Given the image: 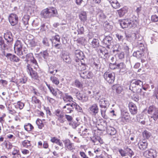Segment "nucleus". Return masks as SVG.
Returning a JSON list of instances; mask_svg holds the SVG:
<instances>
[{"label":"nucleus","mask_w":158,"mask_h":158,"mask_svg":"<svg viewBox=\"0 0 158 158\" xmlns=\"http://www.w3.org/2000/svg\"><path fill=\"white\" fill-rule=\"evenodd\" d=\"M138 144L139 148L140 150H144L147 148L148 146V143L147 141L143 139V140H140Z\"/></svg>","instance_id":"nucleus-19"},{"label":"nucleus","mask_w":158,"mask_h":158,"mask_svg":"<svg viewBox=\"0 0 158 158\" xmlns=\"http://www.w3.org/2000/svg\"><path fill=\"white\" fill-rule=\"evenodd\" d=\"M54 114L58 121L60 123L64 122L63 118L64 117V114L63 111H62L59 109H57L55 111Z\"/></svg>","instance_id":"nucleus-13"},{"label":"nucleus","mask_w":158,"mask_h":158,"mask_svg":"<svg viewBox=\"0 0 158 158\" xmlns=\"http://www.w3.org/2000/svg\"><path fill=\"white\" fill-rule=\"evenodd\" d=\"M23 44L21 41L17 40L14 45V48L16 50L17 54L19 56H21L23 55L22 51Z\"/></svg>","instance_id":"nucleus-10"},{"label":"nucleus","mask_w":158,"mask_h":158,"mask_svg":"<svg viewBox=\"0 0 158 158\" xmlns=\"http://www.w3.org/2000/svg\"><path fill=\"white\" fill-rule=\"evenodd\" d=\"M4 37L7 42L10 43L13 41V37L10 32H8L4 34Z\"/></svg>","instance_id":"nucleus-22"},{"label":"nucleus","mask_w":158,"mask_h":158,"mask_svg":"<svg viewBox=\"0 0 158 158\" xmlns=\"http://www.w3.org/2000/svg\"><path fill=\"white\" fill-rule=\"evenodd\" d=\"M50 80L53 84L56 85H58L59 84V80L58 78L54 76H51L50 77Z\"/></svg>","instance_id":"nucleus-40"},{"label":"nucleus","mask_w":158,"mask_h":158,"mask_svg":"<svg viewBox=\"0 0 158 158\" xmlns=\"http://www.w3.org/2000/svg\"><path fill=\"white\" fill-rule=\"evenodd\" d=\"M8 19L11 25L12 26H14L18 24L19 18L16 14L11 13L8 17Z\"/></svg>","instance_id":"nucleus-9"},{"label":"nucleus","mask_w":158,"mask_h":158,"mask_svg":"<svg viewBox=\"0 0 158 158\" xmlns=\"http://www.w3.org/2000/svg\"><path fill=\"white\" fill-rule=\"evenodd\" d=\"M26 7L28 11H32L34 10V9L35 8L36 6L35 5V0H31L28 2L26 5Z\"/></svg>","instance_id":"nucleus-16"},{"label":"nucleus","mask_w":158,"mask_h":158,"mask_svg":"<svg viewBox=\"0 0 158 158\" xmlns=\"http://www.w3.org/2000/svg\"><path fill=\"white\" fill-rule=\"evenodd\" d=\"M76 96L77 99L83 102H85L88 100V97L85 93L77 92Z\"/></svg>","instance_id":"nucleus-14"},{"label":"nucleus","mask_w":158,"mask_h":158,"mask_svg":"<svg viewBox=\"0 0 158 158\" xmlns=\"http://www.w3.org/2000/svg\"><path fill=\"white\" fill-rule=\"evenodd\" d=\"M62 98L63 100L66 102H73V97L69 95L68 93L64 94Z\"/></svg>","instance_id":"nucleus-29"},{"label":"nucleus","mask_w":158,"mask_h":158,"mask_svg":"<svg viewBox=\"0 0 158 158\" xmlns=\"http://www.w3.org/2000/svg\"><path fill=\"white\" fill-rule=\"evenodd\" d=\"M33 66V65L32 64H30L28 63L27 64V71L28 73H30V72H31V71L33 70L31 67V66Z\"/></svg>","instance_id":"nucleus-60"},{"label":"nucleus","mask_w":158,"mask_h":158,"mask_svg":"<svg viewBox=\"0 0 158 158\" xmlns=\"http://www.w3.org/2000/svg\"><path fill=\"white\" fill-rule=\"evenodd\" d=\"M75 59L76 62H79L83 60L84 55L82 52L80 50H76L74 52Z\"/></svg>","instance_id":"nucleus-12"},{"label":"nucleus","mask_w":158,"mask_h":158,"mask_svg":"<svg viewBox=\"0 0 158 158\" xmlns=\"http://www.w3.org/2000/svg\"><path fill=\"white\" fill-rule=\"evenodd\" d=\"M139 20L138 18L133 15L129 19H124L120 22V25L123 28L135 27L139 24Z\"/></svg>","instance_id":"nucleus-1"},{"label":"nucleus","mask_w":158,"mask_h":158,"mask_svg":"<svg viewBox=\"0 0 158 158\" xmlns=\"http://www.w3.org/2000/svg\"><path fill=\"white\" fill-rule=\"evenodd\" d=\"M47 86L52 95L55 96L56 97L57 96V93L54 89L52 86H50L49 85L47 84Z\"/></svg>","instance_id":"nucleus-45"},{"label":"nucleus","mask_w":158,"mask_h":158,"mask_svg":"<svg viewBox=\"0 0 158 158\" xmlns=\"http://www.w3.org/2000/svg\"><path fill=\"white\" fill-rule=\"evenodd\" d=\"M126 67V65L123 62H121L117 64V68L119 69L120 71L124 69Z\"/></svg>","instance_id":"nucleus-46"},{"label":"nucleus","mask_w":158,"mask_h":158,"mask_svg":"<svg viewBox=\"0 0 158 158\" xmlns=\"http://www.w3.org/2000/svg\"><path fill=\"white\" fill-rule=\"evenodd\" d=\"M129 111L132 115L135 114L137 112V108L136 105L133 102H130L128 104Z\"/></svg>","instance_id":"nucleus-17"},{"label":"nucleus","mask_w":158,"mask_h":158,"mask_svg":"<svg viewBox=\"0 0 158 158\" xmlns=\"http://www.w3.org/2000/svg\"><path fill=\"white\" fill-rule=\"evenodd\" d=\"M12 154L13 156H15L16 155H20L21 156V155L20 154V151L18 148H14L12 152Z\"/></svg>","instance_id":"nucleus-49"},{"label":"nucleus","mask_w":158,"mask_h":158,"mask_svg":"<svg viewBox=\"0 0 158 158\" xmlns=\"http://www.w3.org/2000/svg\"><path fill=\"white\" fill-rule=\"evenodd\" d=\"M36 124L38 126V128L40 129H42L44 127V125L42 121L39 118H37L36 121Z\"/></svg>","instance_id":"nucleus-36"},{"label":"nucleus","mask_w":158,"mask_h":158,"mask_svg":"<svg viewBox=\"0 0 158 158\" xmlns=\"http://www.w3.org/2000/svg\"><path fill=\"white\" fill-rule=\"evenodd\" d=\"M151 21L153 22H157L158 21V16L156 15H153L151 18Z\"/></svg>","instance_id":"nucleus-57"},{"label":"nucleus","mask_w":158,"mask_h":158,"mask_svg":"<svg viewBox=\"0 0 158 158\" xmlns=\"http://www.w3.org/2000/svg\"><path fill=\"white\" fill-rule=\"evenodd\" d=\"M125 150L126 152V156L127 155L130 158H131L134 155V152L131 148L127 147L125 149Z\"/></svg>","instance_id":"nucleus-38"},{"label":"nucleus","mask_w":158,"mask_h":158,"mask_svg":"<svg viewBox=\"0 0 158 158\" xmlns=\"http://www.w3.org/2000/svg\"><path fill=\"white\" fill-rule=\"evenodd\" d=\"M157 153L155 150L151 148L145 151L143 155L148 158H155L157 156Z\"/></svg>","instance_id":"nucleus-8"},{"label":"nucleus","mask_w":158,"mask_h":158,"mask_svg":"<svg viewBox=\"0 0 158 158\" xmlns=\"http://www.w3.org/2000/svg\"><path fill=\"white\" fill-rule=\"evenodd\" d=\"M65 148L69 150H72L74 149V147L73 143L68 139H66L64 141Z\"/></svg>","instance_id":"nucleus-18"},{"label":"nucleus","mask_w":158,"mask_h":158,"mask_svg":"<svg viewBox=\"0 0 158 158\" xmlns=\"http://www.w3.org/2000/svg\"><path fill=\"white\" fill-rule=\"evenodd\" d=\"M79 18L81 22H85L87 19V13L85 11L81 12L79 15Z\"/></svg>","instance_id":"nucleus-25"},{"label":"nucleus","mask_w":158,"mask_h":158,"mask_svg":"<svg viewBox=\"0 0 158 158\" xmlns=\"http://www.w3.org/2000/svg\"><path fill=\"white\" fill-rule=\"evenodd\" d=\"M30 16L27 15H24L22 18V21L25 25L28 24Z\"/></svg>","instance_id":"nucleus-43"},{"label":"nucleus","mask_w":158,"mask_h":158,"mask_svg":"<svg viewBox=\"0 0 158 158\" xmlns=\"http://www.w3.org/2000/svg\"><path fill=\"white\" fill-rule=\"evenodd\" d=\"M121 122L125 123L129 121L130 119L129 113L127 112L123 111L121 112V116L120 118Z\"/></svg>","instance_id":"nucleus-15"},{"label":"nucleus","mask_w":158,"mask_h":158,"mask_svg":"<svg viewBox=\"0 0 158 158\" xmlns=\"http://www.w3.org/2000/svg\"><path fill=\"white\" fill-rule=\"evenodd\" d=\"M33 54L32 53H29L27 54L26 55V61L27 62L30 61L31 59H33Z\"/></svg>","instance_id":"nucleus-51"},{"label":"nucleus","mask_w":158,"mask_h":158,"mask_svg":"<svg viewBox=\"0 0 158 158\" xmlns=\"http://www.w3.org/2000/svg\"><path fill=\"white\" fill-rule=\"evenodd\" d=\"M142 134L143 139L145 140V139H148L152 136L151 133L146 130L143 131Z\"/></svg>","instance_id":"nucleus-32"},{"label":"nucleus","mask_w":158,"mask_h":158,"mask_svg":"<svg viewBox=\"0 0 158 158\" xmlns=\"http://www.w3.org/2000/svg\"><path fill=\"white\" fill-rule=\"evenodd\" d=\"M109 68L111 70L117 69V64H116V63H110L109 65Z\"/></svg>","instance_id":"nucleus-56"},{"label":"nucleus","mask_w":158,"mask_h":158,"mask_svg":"<svg viewBox=\"0 0 158 158\" xmlns=\"http://www.w3.org/2000/svg\"><path fill=\"white\" fill-rule=\"evenodd\" d=\"M110 3L111 4L113 8L115 9H117L120 7L119 3L117 0H108Z\"/></svg>","instance_id":"nucleus-24"},{"label":"nucleus","mask_w":158,"mask_h":158,"mask_svg":"<svg viewBox=\"0 0 158 158\" xmlns=\"http://www.w3.org/2000/svg\"><path fill=\"white\" fill-rule=\"evenodd\" d=\"M141 51H137L134 52L133 55V56L136 57L137 58H141L143 55V52Z\"/></svg>","instance_id":"nucleus-37"},{"label":"nucleus","mask_w":158,"mask_h":158,"mask_svg":"<svg viewBox=\"0 0 158 158\" xmlns=\"http://www.w3.org/2000/svg\"><path fill=\"white\" fill-rule=\"evenodd\" d=\"M24 128L26 131L29 132L32 131L34 129V127L31 123H27L25 124Z\"/></svg>","instance_id":"nucleus-34"},{"label":"nucleus","mask_w":158,"mask_h":158,"mask_svg":"<svg viewBox=\"0 0 158 158\" xmlns=\"http://www.w3.org/2000/svg\"><path fill=\"white\" fill-rule=\"evenodd\" d=\"M153 96V97H156V99H158V87L155 88Z\"/></svg>","instance_id":"nucleus-62"},{"label":"nucleus","mask_w":158,"mask_h":158,"mask_svg":"<svg viewBox=\"0 0 158 158\" xmlns=\"http://www.w3.org/2000/svg\"><path fill=\"white\" fill-rule=\"evenodd\" d=\"M6 47V44L4 43V40L2 38L0 37V47L4 49Z\"/></svg>","instance_id":"nucleus-52"},{"label":"nucleus","mask_w":158,"mask_h":158,"mask_svg":"<svg viewBox=\"0 0 158 158\" xmlns=\"http://www.w3.org/2000/svg\"><path fill=\"white\" fill-rule=\"evenodd\" d=\"M78 34L81 35L84 34V28L83 27H81L78 30Z\"/></svg>","instance_id":"nucleus-64"},{"label":"nucleus","mask_w":158,"mask_h":158,"mask_svg":"<svg viewBox=\"0 0 158 158\" xmlns=\"http://www.w3.org/2000/svg\"><path fill=\"white\" fill-rule=\"evenodd\" d=\"M58 14L56 9L53 7H49L43 9L41 12L40 15L45 19L56 16Z\"/></svg>","instance_id":"nucleus-2"},{"label":"nucleus","mask_w":158,"mask_h":158,"mask_svg":"<svg viewBox=\"0 0 158 158\" xmlns=\"http://www.w3.org/2000/svg\"><path fill=\"white\" fill-rule=\"evenodd\" d=\"M91 46L94 48H97L99 46V41L97 39H94L91 42Z\"/></svg>","instance_id":"nucleus-39"},{"label":"nucleus","mask_w":158,"mask_h":158,"mask_svg":"<svg viewBox=\"0 0 158 158\" xmlns=\"http://www.w3.org/2000/svg\"><path fill=\"white\" fill-rule=\"evenodd\" d=\"M22 145L23 148H29L31 147V141L28 140H25L22 142Z\"/></svg>","instance_id":"nucleus-31"},{"label":"nucleus","mask_w":158,"mask_h":158,"mask_svg":"<svg viewBox=\"0 0 158 158\" xmlns=\"http://www.w3.org/2000/svg\"><path fill=\"white\" fill-rule=\"evenodd\" d=\"M27 77L24 76L20 79V82L21 84H25L27 82Z\"/></svg>","instance_id":"nucleus-63"},{"label":"nucleus","mask_w":158,"mask_h":158,"mask_svg":"<svg viewBox=\"0 0 158 158\" xmlns=\"http://www.w3.org/2000/svg\"><path fill=\"white\" fill-rule=\"evenodd\" d=\"M74 84L77 87L79 88H82L83 86L82 84L77 80L75 81Z\"/></svg>","instance_id":"nucleus-54"},{"label":"nucleus","mask_w":158,"mask_h":158,"mask_svg":"<svg viewBox=\"0 0 158 158\" xmlns=\"http://www.w3.org/2000/svg\"><path fill=\"white\" fill-rule=\"evenodd\" d=\"M107 50L106 48L104 47L102 48L99 49V53L101 56H102L101 54H102V55H104L105 52H107Z\"/></svg>","instance_id":"nucleus-61"},{"label":"nucleus","mask_w":158,"mask_h":158,"mask_svg":"<svg viewBox=\"0 0 158 158\" xmlns=\"http://www.w3.org/2000/svg\"><path fill=\"white\" fill-rule=\"evenodd\" d=\"M63 59L66 62L70 63L71 62V60L69 55H64L63 56Z\"/></svg>","instance_id":"nucleus-47"},{"label":"nucleus","mask_w":158,"mask_h":158,"mask_svg":"<svg viewBox=\"0 0 158 158\" xmlns=\"http://www.w3.org/2000/svg\"><path fill=\"white\" fill-rule=\"evenodd\" d=\"M30 61H31V63H32L34 65V66H33L34 69H37L39 67V66L35 58L33 57V59H31Z\"/></svg>","instance_id":"nucleus-48"},{"label":"nucleus","mask_w":158,"mask_h":158,"mask_svg":"<svg viewBox=\"0 0 158 158\" xmlns=\"http://www.w3.org/2000/svg\"><path fill=\"white\" fill-rule=\"evenodd\" d=\"M99 107L98 104L94 103L89 107V111L90 114L95 116L99 112Z\"/></svg>","instance_id":"nucleus-11"},{"label":"nucleus","mask_w":158,"mask_h":158,"mask_svg":"<svg viewBox=\"0 0 158 158\" xmlns=\"http://www.w3.org/2000/svg\"><path fill=\"white\" fill-rule=\"evenodd\" d=\"M143 84V82L139 80H132L130 83L129 89L133 93H138L141 90L139 88Z\"/></svg>","instance_id":"nucleus-3"},{"label":"nucleus","mask_w":158,"mask_h":158,"mask_svg":"<svg viewBox=\"0 0 158 158\" xmlns=\"http://www.w3.org/2000/svg\"><path fill=\"white\" fill-rule=\"evenodd\" d=\"M103 77L105 80L109 84L113 83L115 80V76L110 71L106 72L103 75Z\"/></svg>","instance_id":"nucleus-7"},{"label":"nucleus","mask_w":158,"mask_h":158,"mask_svg":"<svg viewBox=\"0 0 158 158\" xmlns=\"http://www.w3.org/2000/svg\"><path fill=\"white\" fill-rule=\"evenodd\" d=\"M94 152L96 154V155L98 154H99L101 152L100 148L96 146L94 148Z\"/></svg>","instance_id":"nucleus-59"},{"label":"nucleus","mask_w":158,"mask_h":158,"mask_svg":"<svg viewBox=\"0 0 158 158\" xmlns=\"http://www.w3.org/2000/svg\"><path fill=\"white\" fill-rule=\"evenodd\" d=\"M107 132L108 134L111 135H115L116 133L115 129L112 127H109L107 128Z\"/></svg>","instance_id":"nucleus-35"},{"label":"nucleus","mask_w":158,"mask_h":158,"mask_svg":"<svg viewBox=\"0 0 158 158\" xmlns=\"http://www.w3.org/2000/svg\"><path fill=\"white\" fill-rule=\"evenodd\" d=\"M40 54H41L42 56L45 59H47L49 56V54L47 50L43 51V52H41Z\"/></svg>","instance_id":"nucleus-50"},{"label":"nucleus","mask_w":158,"mask_h":158,"mask_svg":"<svg viewBox=\"0 0 158 158\" xmlns=\"http://www.w3.org/2000/svg\"><path fill=\"white\" fill-rule=\"evenodd\" d=\"M81 77L84 79H90L93 77V74L92 72L86 71L81 72L80 73Z\"/></svg>","instance_id":"nucleus-20"},{"label":"nucleus","mask_w":158,"mask_h":158,"mask_svg":"<svg viewBox=\"0 0 158 158\" xmlns=\"http://www.w3.org/2000/svg\"><path fill=\"white\" fill-rule=\"evenodd\" d=\"M52 45L56 49H59L62 47V44L60 42V39L59 36L57 35L52 36L50 39Z\"/></svg>","instance_id":"nucleus-5"},{"label":"nucleus","mask_w":158,"mask_h":158,"mask_svg":"<svg viewBox=\"0 0 158 158\" xmlns=\"http://www.w3.org/2000/svg\"><path fill=\"white\" fill-rule=\"evenodd\" d=\"M42 43L44 45L46 46H49L50 44L48 39L47 37H44L42 40Z\"/></svg>","instance_id":"nucleus-55"},{"label":"nucleus","mask_w":158,"mask_h":158,"mask_svg":"<svg viewBox=\"0 0 158 158\" xmlns=\"http://www.w3.org/2000/svg\"><path fill=\"white\" fill-rule=\"evenodd\" d=\"M106 102H107V101L102 99L100 100L99 102V106L101 108L100 111L101 114L102 116L104 118H106V114L107 106L106 103Z\"/></svg>","instance_id":"nucleus-6"},{"label":"nucleus","mask_w":158,"mask_h":158,"mask_svg":"<svg viewBox=\"0 0 158 158\" xmlns=\"http://www.w3.org/2000/svg\"><path fill=\"white\" fill-rule=\"evenodd\" d=\"M50 141L52 142L55 143L60 146H63V144L60 139H58L56 137H52L50 139Z\"/></svg>","instance_id":"nucleus-30"},{"label":"nucleus","mask_w":158,"mask_h":158,"mask_svg":"<svg viewBox=\"0 0 158 158\" xmlns=\"http://www.w3.org/2000/svg\"><path fill=\"white\" fill-rule=\"evenodd\" d=\"M31 102L33 103L38 105H40L41 104L40 100L35 96L32 97Z\"/></svg>","instance_id":"nucleus-41"},{"label":"nucleus","mask_w":158,"mask_h":158,"mask_svg":"<svg viewBox=\"0 0 158 158\" xmlns=\"http://www.w3.org/2000/svg\"><path fill=\"white\" fill-rule=\"evenodd\" d=\"M148 113L149 117L156 121L158 119V109L153 106H150L148 109Z\"/></svg>","instance_id":"nucleus-4"},{"label":"nucleus","mask_w":158,"mask_h":158,"mask_svg":"<svg viewBox=\"0 0 158 158\" xmlns=\"http://www.w3.org/2000/svg\"><path fill=\"white\" fill-rule=\"evenodd\" d=\"M78 62V63L76 65L77 69L80 71L85 70L86 67L85 64L82 63L81 61H80L79 62Z\"/></svg>","instance_id":"nucleus-26"},{"label":"nucleus","mask_w":158,"mask_h":158,"mask_svg":"<svg viewBox=\"0 0 158 158\" xmlns=\"http://www.w3.org/2000/svg\"><path fill=\"white\" fill-rule=\"evenodd\" d=\"M6 56L11 61L18 62L20 60L19 58L17 56L15 55H13L11 53L7 54Z\"/></svg>","instance_id":"nucleus-21"},{"label":"nucleus","mask_w":158,"mask_h":158,"mask_svg":"<svg viewBox=\"0 0 158 158\" xmlns=\"http://www.w3.org/2000/svg\"><path fill=\"white\" fill-rule=\"evenodd\" d=\"M138 47L139 48L140 50L142 51H144V47L143 44L140 42H138Z\"/></svg>","instance_id":"nucleus-53"},{"label":"nucleus","mask_w":158,"mask_h":158,"mask_svg":"<svg viewBox=\"0 0 158 158\" xmlns=\"http://www.w3.org/2000/svg\"><path fill=\"white\" fill-rule=\"evenodd\" d=\"M63 111L65 113H71L73 110V107H72L71 104H67L64 106L63 108Z\"/></svg>","instance_id":"nucleus-23"},{"label":"nucleus","mask_w":158,"mask_h":158,"mask_svg":"<svg viewBox=\"0 0 158 158\" xmlns=\"http://www.w3.org/2000/svg\"><path fill=\"white\" fill-rule=\"evenodd\" d=\"M16 108H19L20 110H21L23 108L24 106V104L20 101H19L17 103L14 104Z\"/></svg>","instance_id":"nucleus-42"},{"label":"nucleus","mask_w":158,"mask_h":158,"mask_svg":"<svg viewBox=\"0 0 158 158\" xmlns=\"http://www.w3.org/2000/svg\"><path fill=\"white\" fill-rule=\"evenodd\" d=\"M112 38L110 36H106L103 40V43L106 45V47H109L110 44V41Z\"/></svg>","instance_id":"nucleus-33"},{"label":"nucleus","mask_w":158,"mask_h":158,"mask_svg":"<svg viewBox=\"0 0 158 158\" xmlns=\"http://www.w3.org/2000/svg\"><path fill=\"white\" fill-rule=\"evenodd\" d=\"M112 90H115L118 94H120L122 91L123 89L122 87L118 84H115L112 87Z\"/></svg>","instance_id":"nucleus-27"},{"label":"nucleus","mask_w":158,"mask_h":158,"mask_svg":"<svg viewBox=\"0 0 158 158\" xmlns=\"http://www.w3.org/2000/svg\"><path fill=\"white\" fill-rule=\"evenodd\" d=\"M29 74L31 78L34 79H37L38 78V76L37 72L35 71L34 70L30 72L29 73Z\"/></svg>","instance_id":"nucleus-44"},{"label":"nucleus","mask_w":158,"mask_h":158,"mask_svg":"<svg viewBox=\"0 0 158 158\" xmlns=\"http://www.w3.org/2000/svg\"><path fill=\"white\" fill-rule=\"evenodd\" d=\"M118 151L122 156L124 157L126 156V152L125 149L124 150L122 149H120L118 150Z\"/></svg>","instance_id":"nucleus-58"},{"label":"nucleus","mask_w":158,"mask_h":158,"mask_svg":"<svg viewBox=\"0 0 158 158\" xmlns=\"http://www.w3.org/2000/svg\"><path fill=\"white\" fill-rule=\"evenodd\" d=\"M118 13L120 17H123L127 12V10L126 7H123L117 10Z\"/></svg>","instance_id":"nucleus-28"}]
</instances>
